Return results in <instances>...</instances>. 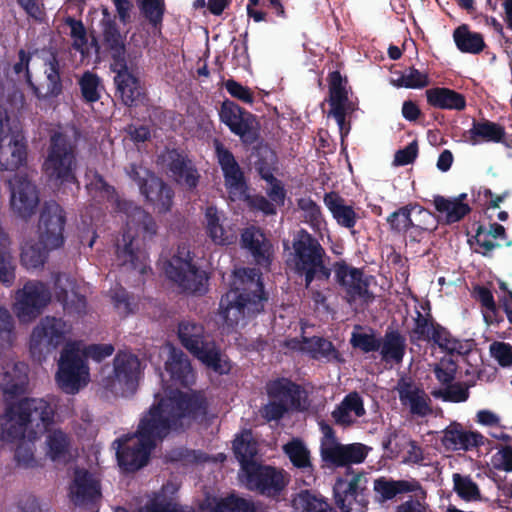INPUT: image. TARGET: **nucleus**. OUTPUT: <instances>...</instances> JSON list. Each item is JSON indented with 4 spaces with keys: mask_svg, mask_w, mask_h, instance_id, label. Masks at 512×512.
<instances>
[{
    "mask_svg": "<svg viewBox=\"0 0 512 512\" xmlns=\"http://www.w3.org/2000/svg\"><path fill=\"white\" fill-rule=\"evenodd\" d=\"M155 399L135 431L155 448L171 433L183 432L192 423L201 424L207 419L209 403L202 392L172 389L162 397L156 394Z\"/></svg>",
    "mask_w": 512,
    "mask_h": 512,
    "instance_id": "obj_1",
    "label": "nucleus"
},
{
    "mask_svg": "<svg viewBox=\"0 0 512 512\" xmlns=\"http://www.w3.org/2000/svg\"><path fill=\"white\" fill-rule=\"evenodd\" d=\"M116 211L126 215V230L122 234V244H116L118 265L127 270L144 275L150 270L147 264L148 254L140 247L139 240L132 231L142 234L143 240H151L157 234V223L153 216L136 203L126 199H117Z\"/></svg>",
    "mask_w": 512,
    "mask_h": 512,
    "instance_id": "obj_2",
    "label": "nucleus"
},
{
    "mask_svg": "<svg viewBox=\"0 0 512 512\" xmlns=\"http://www.w3.org/2000/svg\"><path fill=\"white\" fill-rule=\"evenodd\" d=\"M54 410L44 399L25 398L9 405L0 417V440L13 443L25 438L28 431L29 442L49 431L54 422Z\"/></svg>",
    "mask_w": 512,
    "mask_h": 512,
    "instance_id": "obj_3",
    "label": "nucleus"
},
{
    "mask_svg": "<svg viewBox=\"0 0 512 512\" xmlns=\"http://www.w3.org/2000/svg\"><path fill=\"white\" fill-rule=\"evenodd\" d=\"M267 297L264 285L251 270L235 272L230 289L221 297L220 310L226 324L230 327L238 325L245 318H252L264 309Z\"/></svg>",
    "mask_w": 512,
    "mask_h": 512,
    "instance_id": "obj_4",
    "label": "nucleus"
},
{
    "mask_svg": "<svg viewBox=\"0 0 512 512\" xmlns=\"http://www.w3.org/2000/svg\"><path fill=\"white\" fill-rule=\"evenodd\" d=\"M326 252L319 240L305 229H300L292 240V250L286 265L296 276L304 278L305 288L314 281H328L331 269L325 263Z\"/></svg>",
    "mask_w": 512,
    "mask_h": 512,
    "instance_id": "obj_5",
    "label": "nucleus"
},
{
    "mask_svg": "<svg viewBox=\"0 0 512 512\" xmlns=\"http://www.w3.org/2000/svg\"><path fill=\"white\" fill-rule=\"evenodd\" d=\"M215 154L224 177V185L232 201H244L250 210L260 211L265 215H275V204L260 194L251 195L244 172L233 153L220 141H215Z\"/></svg>",
    "mask_w": 512,
    "mask_h": 512,
    "instance_id": "obj_6",
    "label": "nucleus"
},
{
    "mask_svg": "<svg viewBox=\"0 0 512 512\" xmlns=\"http://www.w3.org/2000/svg\"><path fill=\"white\" fill-rule=\"evenodd\" d=\"M77 154V141L64 132L54 131L49 137L42 165L43 172L50 181L55 183H78L76 177Z\"/></svg>",
    "mask_w": 512,
    "mask_h": 512,
    "instance_id": "obj_7",
    "label": "nucleus"
},
{
    "mask_svg": "<svg viewBox=\"0 0 512 512\" xmlns=\"http://www.w3.org/2000/svg\"><path fill=\"white\" fill-rule=\"evenodd\" d=\"M14 340L13 318L6 308L0 307V389L11 397L24 393L28 383L27 364L11 363L6 356H2L12 347Z\"/></svg>",
    "mask_w": 512,
    "mask_h": 512,
    "instance_id": "obj_8",
    "label": "nucleus"
},
{
    "mask_svg": "<svg viewBox=\"0 0 512 512\" xmlns=\"http://www.w3.org/2000/svg\"><path fill=\"white\" fill-rule=\"evenodd\" d=\"M415 314L413 318L414 325L409 332L411 344L426 342L437 346L449 355H467L471 352L472 340H460L454 337L446 327L433 318L431 313L422 314L419 310H416Z\"/></svg>",
    "mask_w": 512,
    "mask_h": 512,
    "instance_id": "obj_9",
    "label": "nucleus"
},
{
    "mask_svg": "<svg viewBox=\"0 0 512 512\" xmlns=\"http://www.w3.org/2000/svg\"><path fill=\"white\" fill-rule=\"evenodd\" d=\"M166 277L187 294L204 295L208 291V274L193 261L185 244L178 245L176 253L164 263Z\"/></svg>",
    "mask_w": 512,
    "mask_h": 512,
    "instance_id": "obj_10",
    "label": "nucleus"
},
{
    "mask_svg": "<svg viewBox=\"0 0 512 512\" xmlns=\"http://www.w3.org/2000/svg\"><path fill=\"white\" fill-rule=\"evenodd\" d=\"M26 161V138L18 124L12 125L6 109L0 107V170L16 171Z\"/></svg>",
    "mask_w": 512,
    "mask_h": 512,
    "instance_id": "obj_11",
    "label": "nucleus"
},
{
    "mask_svg": "<svg viewBox=\"0 0 512 512\" xmlns=\"http://www.w3.org/2000/svg\"><path fill=\"white\" fill-rule=\"evenodd\" d=\"M142 375L141 361L137 355L118 351L113 359V374L103 379V387L113 394L133 395Z\"/></svg>",
    "mask_w": 512,
    "mask_h": 512,
    "instance_id": "obj_12",
    "label": "nucleus"
},
{
    "mask_svg": "<svg viewBox=\"0 0 512 512\" xmlns=\"http://www.w3.org/2000/svg\"><path fill=\"white\" fill-rule=\"evenodd\" d=\"M89 367L85 358L74 345L63 348L58 361L56 381L58 386L68 394L77 393L87 384Z\"/></svg>",
    "mask_w": 512,
    "mask_h": 512,
    "instance_id": "obj_13",
    "label": "nucleus"
},
{
    "mask_svg": "<svg viewBox=\"0 0 512 512\" xmlns=\"http://www.w3.org/2000/svg\"><path fill=\"white\" fill-rule=\"evenodd\" d=\"M333 493L335 504L341 512H367L369 490L363 473H353L349 480L338 478Z\"/></svg>",
    "mask_w": 512,
    "mask_h": 512,
    "instance_id": "obj_14",
    "label": "nucleus"
},
{
    "mask_svg": "<svg viewBox=\"0 0 512 512\" xmlns=\"http://www.w3.org/2000/svg\"><path fill=\"white\" fill-rule=\"evenodd\" d=\"M219 118L232 133L240 137L243 144L252 145L258 141L260 127L256 116L237 103L224 100L219 110Z\"/></svg>",
    "mask_w": 512,
    "mask_h": 512,
    "instance_id": "obj_15",
    "label": "nucleus"
},
{
    "mask_svg": "<svg viewBox=\"0 0 512 512\" xmlns=\"http://www.w3.org/2000/svg\"><path fill=\"white\" fill-rule=\"evenodd\" d=\"M71 326L62 318L46 316L33 328L30 335L29 348L33 356L52 352L62 345Z\"/></svg>",
    "mask_w": 512,
    "mask_h": 512,
    "instance_id": "obj_16",
    "label": "nucleus"
},
{
    "mask_svg": "<svg viewBox=\"0 0 512 512\" xmlns=\"http://www.w3.org/2000/svg\"><path fill=\"white\" fill-rule=\"evenodd\" d=\"M335 280L345 292L344 299L349 305L357 300L369 304L374 300V294L369 290V277L360 268L349 266L345 261L334 264Z\"/></svg>",
    "mask_w": 512,
    "mask_h": 512,
    "instance_id": "obj_17",
    "label": "nucleus"
},
{
    "mask_svg": "<svg viewBox=\"0 0 512 512\" xmlns=\"http://www.w3.org/2000/svg\"><path fill=\"white\" fill-rule=\"evenodd\" d=\"M50 300V290L44 283L28 281L16 293L14 312L20 322H31L42 313Z\"/></svg>",
    "mask_w": 512,
    "mask_h": 512,
    "instance_id": "obj_18",
    "label": "nucleus"
},
{
    "mask_svg": "<svg viewBox=\"0 0 512 512\" xmlns=\"http://www.w3.org/2000/svg\"><path fill=\"white\" fill-rule=\"evenodd\" d=\"M114 444H117L118 465L125 472H136L147 465L151 452L155 449L142 437L136 436V432L116 439Z\"/></svg>",
    "mask_w": 512,
    "mask_h": 512,
    "instance_id": "obj_19",
    "label": "nucleus"
},
{
    "mask_svg": "<svg viewBox=\"0 0 512 512\" xmlns=\"http://www.w3.org/2000/svg\"><path fill=\"white\" fill-rule=\"evenodd\" d=\"M244 476L249 490L267 497H279L287 485L283 472L272 466L249 464Z\"/></svg>",
    "mask_w": 512,
    "mask_h": 512,
    "instance_id": "obj_20",
    "label": "nucleus"
},
{
    "mask_svg": "<svg viewBox=\"0 0 512 512\" xmlns=\"http://www.w3.org/2000/svg\"><path fill=\"white\" fill-rule=\"evenodd\" d=\"M66 216L63 208L55 201L45 202L39 217V238L48 248H60L64 244Z\"/></svg>",
    "mask_w": 512,
    "mask_h": 512,
    "instance_id": "obj_21",
    "label": "nucleus"
},
{
    "mask_svg": "<svg viewBox=\"0 0 512 512\" xmlns=\"http://www.w3.org/2000/svg\"><path fill=\"white\" fill-rule=\"evenodd\" d=\"M114 75L116 96L126 107H134L144 95L140 78L137 73V65L133 60L125 61L116 65H110Z\"/></svg>",
    "mask_w": 512,
    "mask_h": 512,
    "instance_id": "obj_22",
    "label": "nucleus"
},
{
    "mask_svg": "<svg viewBox=\"0 0 512 512\" xmlns=\"http://www.w3.org/2000/svg\"><path fill=\"white\" fill-rule=\"evenodd\" d=\"M370 451L371 447L363 443L355 442L350 444H342L339 442L334 447H331L325 451L321 460L326 467H345L347 468V474H353L354 472L351 470V466L363 463Z\"/></svg>",
    "mask_w": 512,
    "mask_h": 512,
    "instance_id": "obj_23",
    "label": "nucleus"
},
{
    "mask_svg": "<svg viewBox=\"0 0 512 512\" xmlns=\"http://www.w3.org/2000/svg\"><path fill=\"white\" fill-rule=\"evenodd\" d=\"M69 496L76 506L95 505L101 498L100 483L88 470L76 468Z\"/></svg>",
    "mask_w": 512,
    "mask_h": 512,
    "instance_id": "obj_24",
    "label": "nucleus"
},
{
    "mask_svg": "<svg viewBox=\"0 0 512 512\" xmlns=\"http://www.w3.org/2000/svg\"><path fill=\"white\" fill-rule=\"evenodd\" d=\"M373 490L375 497L380 503H385L401 497L409 493L422 494L423 498H426V491L422 487L421 483L415 479H393L391 477L381 476L374 480Z\"/></svg>",
    "mask_w": 512,
    "mask_h": 512,
    "instance_id": "obj_25",
    "label": "nucleus"
},
{
    "mask_svg": "<svg viewBox=\"0 0 512 512\" xmlns=\"http://www.w3.org/2000/svg\"><path fill=\"white\" fill-rule=\"evenodd\" d=\"M102 45L110 56V65L132 60L127 51L126 35L121 34L116 21L112 18L101 20Z\"/></svg>",
    "mask_w": 512,
    "mask_h": 512,
    "instance_id": "obj_26",
    "label": "nucleus"
},
{
    "mask_svg": "<svg viewBox=\"0 0 512 512\" xmlns=\"http://www.w3.org/2000/svg\"><path fill=\"white\" fill-rule=\"evenodd\" d=\"M416 212L419 216L423 218L433 219V215L423 207L417 204H407L405 206L400 207L396 211L392 212L386 219L390 230L396 233H408L409 229H413L415 231H429L432 232L436 229V225L430 227L423 223H414L412 220V213Z\"/></svg>",
    "mask_w": 512,
    "mask_h": 512,
    "instance_id": "obj_27",
    "label": "nucleus"
},
{
    "mask_svg": "<svg viewBox=\"0 0 512 512\" xmlns=\"http://www.w3.org/2000/svg\"><path fill=\"white\" fill-rule=\"evenodd\" d=\"M265 390L269 399L283 402L293 410L300 409L304 391L299 384L291 379L278 377L270 380L266 383Z\"/></svg>",
    "mask_w": 512,
    "mask_h": 512,
    "instance_id": "obj_28",
    "label": "nucleus"
},
{
    "mask_svg": "<svg viewBox=\"0 0 512 512\" xmlns=\"http://www.w3.org/2000/svg\"><path fill=\"white\" fill-rule=\"evenodd\" d=\"M485 437L477 431H466L460 423L450 424L444 431L442 444L448 450L469 451L484 444Z\"/></svg>",
    "mask_w": 512,
    "mask_h": 512,
    "instance_id": "obj_29",
    "label": "nucleus"
},
{
    "mask_svg": "<svg viewBox=\"0 0 512 512\" xmlns=\"http://www.w3.org/2000/svg\"><path fill=\"white\" fill-rule=\"evenodd\" d=\"M167 168L175 180L192 190L197 187L199 174L192 162L177 149L169 150L166 157Z\"/></svg>",
    "mask_w": 512,
    "mask_h": 512,
    "instance_id": "obj_30",
    "label": "nucleus"
},
{
    "mask_svg": "<svg viewBox=\"0 0 512 512\" xmlns=\"http://www.w3.org/2000/svg\"><path fill=\"white\" fill-rule=\"evenodd\" d=\"M399 399L408 406L410 413L420 417L432 414L431 399L423 388L411 381H402L398 385Z\"/></svg>",
    "mask_w": 512,
    "mask_h": 512,
    "instance_id": "obj_31",
    "label": "nucleus"
},
{
    "mask_svg": "<svg viewBox=\"0 0 512 512\" xmlns=\"http://www.w3.org/2000/svg\"><path fill=\"white\" fill-rule=\"evenodd\" d=\"M296 348L298 344H301L299 349L310 355L315 360H325L326 362L344 363V358L341 353L336 349L334 344L324 337H302V341L293 340Z\"/></svg>",
    "mask_w": 512,
    "mask_h": 512,
    "instance_id": "obj_32",
    "label": "nucleus"
},
{
    "mask_svg": "<svg viewBox=\"0 0 512 512\" xmlns=\"http://www.w3.org/2000/svg\"><path fill=\"white\" fill-rule=\"evenodd\" d=\"M323 202L340 227L351 230L356 226L360 216L355 211L353 205L347 204L346 200L338 192L331 191L325 193Z\"/></svg>",
    "mask_w": 512,
    "mask_h": 512,
    "instance_id": "obj_33",
    "label": "nucleus"
},
{
    "mask_svg": "<svg viewBox=\"0 0 512 512\" xmlns=\"http://www.w3.org/2000/svg\"><path fill=\"white\" fill-rule=\"evenodd\" d=\"M140 193L146 201L158 208L161 213L171 210L173 205L174 191L160 177L154 175L143 185Z\"/></svg>",
    "mask_w": 512,
    "mask_h": 512,
    "instance_id": "obj_34",
    "label": "nucleus"
},
{
    "mask_svg": "<svg viewBox=\"0 0 512 512\" xmlns=\"http://www.w3.org/2000/svg\"><path fill=\"white\" fill-rule=\"evenodd\" d=\"M165 370L170 376L174 386L188 387L194 381V372L187 355L179 350L172 349L165 363Z\"/></svg>",
    "mask_w": 512,
    "mask_h": 512,
    "instance_id": "obj_35",
    "label": "nucleus"
},
{
    "mask_svg": "<svg viewBox=\"0 0 512 512\" xmlns=\"http://www.w3.org/2000/svg\"><path fill=\"white\" fill-rule=\"evenodd\" d=\"M351 413L358 418L366 414L363 399L356 391L348 393L332 411L331 416L336 425L350 427L355 423Z\"/></svg>",
    "mask_w": 512,
    "mask_h": 512,
    "instance_id": "obj_36",
    "label": "nucleus"
},
{
    "mask_svg": "<svg viewBox=\"0 0 512 512\" xmlns=\"http://www.w3.org/2000/svg\"><path fill=\"white\" fill-rule=\"evenodd\" d=\"M39 203L35 185L30 182H21L11 195V208L21 218L28 219L34 213Z\"/></svg>",
    "mask_w": 512,
    "mask_h": 512,
    "instance_id": "obj_37",
    "label": "nucleus"
},
{
    "mask_svg": "<svg viewBox=\"0 0 512 512\" xmlns=\"http://www.w3.org/2000/svg\"><path fill=\"white\" fill-rule=\"evenodd\" d=\"M46 89L43 92L34 82L30 86L31 91L39 100L57 98L63 92V84L60 76V65L57 57L52 55L45 62Z\"/></svg>",
    "mask_w": 512,
    "mask_h": 512,
    "instance_id": "obj_38",
    "label": "nucleus"
},
{
    "mask_svg": "<svg viewBox=\"0 0 512 512\" xmlns=\"http://www.w3.org/2000/svg\"><path fill=\"white\" fill-rule=\"evenodd\" d=\"M406 337L398 330L388 327L381 338L380 354L382 360L401 364L406 354Z\"/></svg>",
    "mask_w": 512,
    "mask_h": 512,
    "instance_id": "obj_39",
    "label": "nucleus"
},
{
    "mask_svg": "<svg viewBox=\"0 0 512 512\" xmlns=\"http://www.w3.org/2000/svg\"><path fill=\"white\" fill-rule=\"evenodd\" d=\"M427 103L438 109L464 110L466 98L463 94L446 87H433L425 91Z\"/></svg>",
    "mask_w": 512,
    "mask_h": 512,
    "instance_id": "obj_40",
    "label": "nucleus"
},
{
    "mask_svg": "<svg viewBox=\"0 0 512 512\" xmlns=\"http://www.w3.org/2000/svg\"><path fill=\"white\" fill-rule=\"evenodd\" d=\"M466 198V193L460 194L453 200L447 199L441 195H436L434 196L433 204L437 212L445 214L444 223L451 225L461 221L471 212V207L463 202Z\"/></svg>",
    "mask_w": 512,
    "mask_h": 512,
    "instance_id": "obj_41",
    "label": "nucleus"
},
{
    "mask_svg": "<svg viewBox=\"0 0 512 512\" xmlns=\"http://www.w3.org/2000/svg\"><path fill=\"white\" fill-rule=\"evenodd\" d=\"M505 136V129L498 123L482 120H473L472 127L468 130V142L477 145L481 142L499 143Z\"/></svg>",
    "mask_w": 512,
    "mask_h": 512,
    "instance_id": "obj_42",
    "label": "nucleus"
},
{
    "mask_svg": "<svg viewBox=\"0 0 512 512\" xmlns=\"http://www.w3.org/2000/svg\"><path fill=\"white\" fill-rule=\"evenodd\" d=\"M283 452L295 468L314 479V467L311 462V454L303 440L293 438L283 445Z\"/></svg>",
    "mask_w": 512,
    "mask_h": 512,
    "instance_id": "obj_43",
    "label": "nucleus"
},
{
    "mask_svg": "<svg viewBox=\"0 0 512 512\" xmlns=\"http://www.w3.org/2000/svg\"><path fill=\"white\" fill-rule=\"evenodd\" d=\"M205 231L207 236L217 245H229L232 243L228 232L223 226L225 220L223 212L215 206H208L205 210Z\"/></svg>",
    "mask_w": 512,
    "mask_h": 512,
    "instance_id": "obj_44",
    "label": "nucleus"
},
{
    "mask_svg": "<svg viewBox=\"0 0 512 512\" xmlns=\"http://www.w3.org/2000/svg\"><path fill=\"white\" fill-rule=\"evenodd\" d=\"M233 452L236 459L240 462L243 472L248 470L249 464H258L254 461V457L257 454V443L253 440L250 430H245L236 436L233 441Z\"/></svg>",
    "mask_w": 512,
    "mask_h": 512,
    "instance_id": "obj_45",
    "label": "nucleus"
},
{
    "mask_svg": "<svg viewBox=\"0 0 512 512\" xmlns=\"http://www.w3.org/2000/svg\"><path fill=\"white\" fill-rule=\"evenodd\" d=\"M453 39L456 47L462 53L479 54L486 46L482 34L470 31L466 24H462L454 30Z\"/></svg>",
    "mask_w": 512,
    "mask_h": 512,
    "instance_id": "obj_46",
    "label": "nucleus"
},
{
    "mask_svg": "<svg viewBox=\"0 0 512 512\" xmlns=\"http://www.w3.org/2000/svg\"><path fill=\"white\" fill-rule=\"evenodd\" d=\"M253 154L257 157L254 161V166L259 176L266 182L275 180L276 153L268 145L260 143L254 147Z\"/></svg>",
    "mask_w": 512,
    "mask_h": 512,
    "instance_id": "obj_47",
    "label": "nucleus"
},
{
    "mask_svg": "<svg viewBox=\"0 0 512 512\" xmlns=\"http://www.w3.org/2000/svg\"><path fill=\"white\" fill-rule=\"evenodd\" d=\"M177 334L182 346L190 353L206 340L204 326L193 321H181Z\"/></svg>",
    "mask_w": 512,
    "mask_h": 512,
    "instance_id": "obj_48",
    "label": "nucleus"
},
{
    "mask_svg": "<svg viewBox=\"0 0 512 512\" xmlns=\"http://www.w3.org/2000/svg\"><path fill=\"white\" fill-rule=\"evenodd\" d=\"M9 246V236L0 226V282L5 286H11L15 280V264Z\"/></svg>",
    "mask_w": 512,
    "mask_h": 512,
    "instance_id": "obj_49",
    "label": "nucleus"
},
{
    "mask_svg": "<svg viewBox=\"0 0 512 512\" xmlns=\"http://www.w3.org/2000/svg\"><path fill=\"white\" fill-rule=\"evenodd\" d=\"M141 15L151 27L161 32L166 12L165 0H136Z\"/></svg>",
    "mask_w": 512,
    "mask_h": 512,
    "instance_id": "obj_50",
    "label": "nucleus"
},
{
    "mask_svg": "<svg viewBox=\"0 0 512 512\" xmlns=\"http://www.w3.org/2000/svg\"><path fill=\"white\" fill-rule=\"evenodd\" d=\"M347 79L343 78L340 71L335 70L328 75L329 99L331 107L347 106L348 91L346 89Z\"/></svg>",
    "mask_w": 512,
    "mask_h": 512,
    "instance_id": "obj_51",
    "label": "nucleus"
},
{
    "mask_svg": "<svg viewBox=\"0 0 512 512\" xmlns=\"http://www.w3.org/2000/svg\"><path fill=\"white\" fill-rule=\"evenodd\" d=\"M213 512H256L254 502L235 493L215 499Z\"/></svg>",
    "mask_w": 512,
    "mask_h": 512,
    "instance_id": "obj_52",
    "label": "nucleus"
},
{
    "mask_svg": "<svg viewBox=\"0 0 512 512\" xmlns=\"http://www.w3.org/2000/svg\"><path fill=\"white\" fill-rule=\"evenodd\" d=\"M399 77L392 79L391 83L398 88L421 89L427 87L430 83L429 75L421 72L414 66L405 69L403 72H397Z\"/></svg>",
    "mask_w": 512,
    "mask_h": 512,
    "instance_id": "obj_53",
    "label": "nucleus"
},
{
    "mask_svg": "<svg viewBox=\"0 0 512 512\" xmlns=\"http://www.w3.org/2000/svg\"><path fill=\"white\" fill-rule=\"evenodd\" d=\"M53 249L44 246L39 238V242L26 244L22 248L21 263L28 269L41 267L47 259L48 251Z\"/></svg>",
    "mask_w": 512,
    "mask_h": 512,
    "instance_id": "obj_54",
    "label": "nucleus"
},
{
    "mask_svg": "<svg viewBox=\"0 0 512 512\" xmlns=\"http://www.w3.org/2000/svg\"><path fill=\"white\" fill-rule=\"evenodd\" d=\"M139 512H195L193 507L182 506L166 495L157 494L140 509Z\"/></svg>",
    "mask_w": 512,
    "mask_h": 512,
    "instance_id": "obj_55",
    "label": "nucleus"
},
{
    "mask_svg": "<svg viewBox=\"0 0 512 512\" xmlns=\"http://www.w3.org/2000/svg\"><path fill=\"white\" fill-rule=\"evenodd\" d=\"M435 398L445 402L461 403L469 398V387L463 382L451 383L443 389L433 390L431 393Z\"/></svg>",
    "mask_w": 512,
    "mask_h": 512,
    "instance_id": "obj_56",
    "label": "nucleus"
},
{
    "mask_svg": "<svg viewBox=\"0 0 512 512\" xmlns=\"http://www.w3.org/2000/svg\"><path fill=\"white\" fill-rule=\"evenodd\" d=\"M100 77L90 71L83 73L79 80V87L83 101L86 103L97 102L100 97Z\"/></svg>",
    "mask_w": 512,
    "mask_h": 512,
    "instance_id": "obj_57",
    "label": "nucleus"
},
{
    "mask_svg": "<svg viewBox=\"0 0 512 512\" xmlns=\"http://www.w3.org/2000/svg\"><path fill=\"white\" fill-rule=\"evenodd\" d=\"M470 246L472 247L474 242L477 247L474 248V252L481 254L484 257H491V253L495 248L500 247L501 245L494 241L493 238L486 231V227L483 225H479L476 229L475 235L468 240Z\"/></svg>",
    "mask_w": 512,
    "mask_h": 512,
    "instance_id": "obj_58",
    "label": "nucleus"
},
{
    "mask_svg": "<svg viewBox=\"0 0 512 512\" xmlns=\"http://www.w3.org/2000/svg\"><path fill=\"white\" fill-rule=\"evenodd\" d=\"M350 344L354 349H358L361 352L367 354L379 351L381 346V338L377 337L372 330L370 333L354 331L351 334Z\"/></svg>",
    "mask_w": 512,
    "mask_h": 512,
    "instance_id": "obj_59",
    "label": "nucleus"
},
{
    "mask_svg": "<svg viewBox=\"0 0 512 512\" xmlns=\"http://www.w3.org/2000/svg\"><path fill=\"white\" fill-rule=\"evenodd\" d=\"M48 455L52 460H58L64 457L68 452L69 438L60 431L54 430L47 436Z\"/></svg>",
    "mask_w": 512,
    "mask_h": 512,
    "instance_id": "obj_60",
    "label": "nucleus"
},
{
    "mask_svg": "<svg viewBox=\"0 0 512 512\" xmlns=\"http://www.w3.org/2000/svg\"><path fill=\"white\" fill-rule=\"evenodd\" d=\"M454 490L463 500L472 501L480 499L478 485L469 477L458 473L453 475Z\"/></svg>",
    "mask_w": 512,
    "mask_h": 512,
    "instance_id": "obj_61",
    "label": "nucleus"
},
{
    "mask_svg": "<svg viewBox=\"0 0 512 512\" xmlns=\"http://www.w3.org/2000/svg\"><path fill=\"white\" fill-rule=\"evenodd\" d=\"M298 208L303 212L306 223L312 227H319L322 223L321 207L311 198H300L297 200Z\"/></svg>",
    "mask_w": 512,
    "mask_h": 512,
    "instance_id": "obj_62",
    "label": "nucleus"
},
{
    "mask_svg": "<svg viewBox=\"0 0 512 512\" xmlns=\"http://www.w3.org/2000/svg\"><path fill=\"white\" fill-rule=\"evenodd\" d=\"M458 365L451 358H442L434 367L433 372L436 379L443 386H447L456 378Z\"/></svg>",
    "mask_w": 512,
    "mask_h": 512,
    "instance_id": "obj_63",
    "label": "nucleus"
},
{
    "mask_svg": "<svg viewBox=\"0 0 512 512\" xmlns=\"http://www.w3.org/2000/svg\"><path fill=\"white\" fill-rule=\"evenodd\" d=\"M323 498L309 490H302L293 500V506L301 512H315L322 505Z\"/></svg>",
    "mask_w": 512,
    "mask_h": 512,
    "instance_id": "obj_64",
    "label": "nucleus"
}]
</instances>
